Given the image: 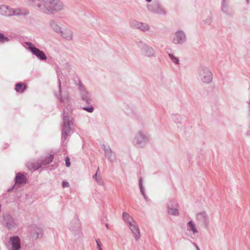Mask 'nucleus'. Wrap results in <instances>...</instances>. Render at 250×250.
Returning <instances> with one entry per match:
<instances>
[{
  "label": "nucleus",
  "instance_id": "1",
  "mask_svg": "<svg viewBox=\"0 0 250 250\" xmlns=\"http://www.w3.org/2000/svg\"><path fill=\"white\" fill-rule=\"evenodd\" d=\"M26 3L46 15H51L63 10L64 5L60 0H26Z\"/></svg>",
  "mask_w": 250,
  "mask_h": 250
},
{
  "label": "nucleus",
  "instance_id": "2",
  "mask_svg": "<svg viewBox=\"0 0 250 250\" xmlns=\"http://www.w3.org/2000/svg\"><path fill=\"white\" fill-rule=\"evenodd\" d=\"M0 13L6 16H26L29 14V11L24 8H12L8 6L3 5L0 7Z\"/></svg>",
  "mask_w": 250,
  "mask_h": 250
},
{
  "label": "nucleus",
  "instance_id": "3",
  "mask_svg": "<svg viewBox=\"0 0 250 250\" xmlns=\"http://www.w3.org/2000/svg\"><path fill=\"white\" fill-rule=\"evenodd\" d=\"M63 124L62 127V141L64 143L66 140L67 137L70 135L72 130L73 123L69 116L68 113L63 112Z\"/></svg>",
  "mask_w": 250,
  "mask_h": 250
},
{
  "label": "nucleus",
  "instance_id": "4",
  "mask_svg": "<svg viewBox=\"0 0 250 250\" xmlns=\"http://www.w3.org/2000/svg\"><path fill=\"white\" fill-rule=\"evenodd\" d=\"M199 79L204 83H210L213 79L212 74L209 69L206 67H200L198 70Z\"/></svg>",
  "mask_w": 250,
  "mask_h": 250
},
{
  "label": "nucleus",
  "instance_id": "5",
  "mask_svg": "<svg viewBox=\"0 0 250 250\" xmlns=\"http://www.w3.org/2000/svg\"><path fill=\"white\" fill-rule=\"evenodd\" d=\"M69 228L76 238H79L82 236L81 224L79 219L77 217H75L72 220L69 224Z\"/></svg>",
  "mask_w": 250,
  "mask_h": 250
},
{
  "label": "nucleus",
  "instance_id": "6",
  "mask_svg": "<svg viewBox=\"0 0 250 250\" xmlns=\"http://www.w3.org/2000/svg\"><path fill=\"white\" fill-rule=\"evenodd\" d=\"M25 44L27 45L28 49L39 59L41 61H45L47 59L45 53L36 47L32 43L26 42Z\"/></svg>",
  "mask_w": 250,
  "mask_h": 250
},
{
  "label": "nucleus",
  "instance_id": "7",
  "mask_svg": "<svg viewBox=\"0 0 250 250\" xmlns=\"http://www.w3.org/2000/svg\"><path fill=\"white\" fill-rule=\"evenodd\" d=\"M147 136L141 131H139L134 139V143L139 147H144L148 141Z\"/></svg>",
  "mask_w": 250,
  "mask_h": 250
},
{
  "label": "nucleus",
  "instance_id": "8",
  "mask_svg": "<svg viewBox=\"0 0 250 250\" xmlns=\"http://www.w3.org/2000/svg\"><path fill=\"white\" fill-rule=\"evenodd\" d=\"M172 42L175 44H183L187 41V37L183 31H176L171 37Z\"/></svg>",
  "mask_w": 250,
  "mask_h": 250
},
{
  "label": "nucleus",
  "instance_id": "9",
  "mask_svg": "<svg viewBox=\"0 0 250 250\" xmlns=\"http://www.w3.org/2000/svg\"><path fill=\"white\" fill-rule=\"evenodd\" d=\"M129 24L131 27L139 29L145 32L148 31L150 29V27L147 23L139 22L134 20H131L129 22Z\"/></svg>",
  "mask_w": 250,
  "mask_h": 250
},
{
  "label": "nucleus",
  "instance_id": "10",
  "mask_svg": "<svg viewBox=\"0 0 250 250\" xmlns=\"http://www.w3.org/2000/svg\"><path fill=\"white\" fill-rule=\"evenodd\" d=\"M29 231L32 236L35 239L42 237L43 234V229L36 225H31L29 227Z\"/></svg>",
  "mask_w": 250,
  "mask_h": 250
},
{
  "label": "nucleus",
  "instance_id": "11",
  "mask_svg": "<svg viewBox=\"0 0 250 250\" xmlns=\"http://www.w3.org/2000/svg\"><path fill=\"white\" fill-rule=\"evenodd\" d=\"M196 219L202 226L207 227L209 223V218L205 211L200 212L196 214Z\"/></svg>",
  "mask_w": 250,
  "mask_h": 250
},
{
  "label": "nucleus",
  "instance_id": "12",
  "mask_svg": "<svg viewBox=\"0 0 250 250\" xmlns=\"http://www.w3.org/2000/svg\"><path fill=\"white\" fill-rule=\"evenodd\" d=\"M5 226L9 229L13 230L16 229L17 224L14 218L9 214L4 215Z\"/></svg>",
  "mask_w": 250,
  "mask_h": 250
},
{
  "label": "nucleus",
  "instance_id": "13",
  "mask_svg": "<svg viewBox=\"0 0 250 250\" xmlns=\"http://www.w3.org/2000/svg\"><path fill=\"white\" fill-rule=\"evenodd\" d=\"M128 227L133 234L134 239L137 241L140 238V232L139 226L136 221L128 225Z\"/></svg>",
  "mask_w": 250,
  "mask_h": 250
},
{
  "label": "nucleus",
  "instance_id": "14",
  "mask_svg": "<svg viewBox=\"0 0 250 250\" xmlns=\"http://www.w3.org/2000/svg\"><path fill=\"white\" fill-rule=\"evenodd\" d=\"M80 95L82 100L87 104H90L91 100L88 92L84 88L82 84H79Z\"/></svg>",
  "mask_w": 250,
  "mask_h": 250
},
{
  "label": "nucleus",
  "instance_id": "15",
  "mask_svg": "<svg viewBox=\"0 0 250 250\" xmlns=\"http://www.w3.org/2000/svg\"><path fill=\"white\" fill-rule=\"evenodd\" d=\"M59 35L67 41H71L73 39V32L69 28L62 29Z\"/></svg>",
  "mask_w": 250,
  "mask_h": 250
},
{
  "label": "nucleus",
  "instance_id": "16",
  "mask_svg": "<svg viewBox=\"0 0 250 250\" xmlns=\"http://www.w3.org/2000/svg\"><path fill=\"white\" fill-rule=\"evenodd\" d=\"M59 93L58 94H55L56 97L60 100L61 103H63L64 105H69L70 103V99L68 96L62 97L61 95L62 88L61 83L60 80H59Z\"/></svg>",
  "mask_w": 250,
  "mask_h": 250
},
{
  "label": "nucleus",
  "instance_id": "17",
  "mask_svg": "<svg viewBox=\"0 0 250 250\" xmlns=\"http://www.w3.org/2000/svg\"><path fill=\"white\" fill-rule=\"evenodd\" d=\"M10 242L11 244L10 250H19L21 249L20 240L18 236L11 237Z\"/></svg>",
  "mask_w": 250,
  "mask_h": 250
},
{
  "label": "nucleus",
  "instance_id": "18",
  "mask_svg": "<svg viewBox=\"0 0 250 250\" xmlns=\"http://www.w3.org/2000/svg\"><path fill=\"white\" fill-rule=\"evenodd\" d=\"M102 148H103L105 156L107 158L110 162L113 163L115 161V156L112 151L111 149L108 146L105 145H103Z\"/></svg>",
  "mask_w": 250,
  "mask_h": 250
},
{
  "label": "nucleus",
  "instance_id": "19",
  "mask_svg": "<svg viewBox=\"0 0 250 250\" xmlns=\"http://www.w3.org/2000/svg\"><path fill=\"white\" fill-rule=\"evenodd\" d=\"M147 8L149 11L154 13L160 14L163 12L162 7L158 3L148 5Z\"/></svg>",
  "mask_w": 250,
  "mask_h": 250
},
{
  "label": "nucleus",
  "instance_id": "20",
  "mask_svg": "<svg viewBox=\"0 0 250 250\" xmlns=\"http://www.w3.org/2000/svg\"><path fill=\"white\" fill-rule=\"evenodd\" d=\"M143 54L148 57H154L155 55V52L154 49L149 46L145 45L143 48Z\"/></svg>",
  "mask_w": 250,
  "mask_h": 250
},
{
  "label": "nucleus",
  "instance_id": "21",
  "mask_svg": "<svg viewBox=\"0 0 250 250\" xmlns=\"http://www.w3.org/2000/svg\"><path fill=\"white\" fill-rule=\"evenodd\" d=\"M49 26L51 29L58 34L61 33L62 28L60 26L57 21L54 20H51L49 22Z\"/></svg>",
  "mask_w": 250,
  "mask_h": 250
},
{
  "label": "nucleus",
  "instance_id": "22",
  "mask_svg": "<svg viewBox=\"0 0 250 250\" xmlns=\"http://www.w3.org/2000/svg\"><path fill=\"white\" fill-rule=\"evenodd\" d=\"M187 231L191 232L193 234L198 232L196 226L192 220L189 221L187 225Z\"/></svg>",
  "mask_w": 250,
  "mask_h": 250
},
{
  "label": "nucleus",
  "instance_id": "23",
  "mask_svg": "<svg viewBox=\"0 0 250 250\" xmlns=\"http://www.w3.org/2000/svg\"><path fill=\"white\" fill-rule=\"evenodd\" d=\"M26 182V177L21 173H18L15 177V183L17 185L25 184Z\"/></svg>",
  "mask_w": 250,
  "mask_h": 250
},
{
  "label": "nucleus",
  "instance_id": "24",
  "mask_svg": "<svg viewBox=\"0 0 250 250\" xmlns=\"http://www.w3.org/2000/svg\"><path fill=\"white\" fill-rule=\"evenodd\" d=\"M42 166V164L40 162H28L26 164V167L29 170H36L39 169Z\"/></svg>",
  "mask_w": 250,
  "mask_h": 250
},
{
  "label": "nucleus",
  "instance_id": "25",
  "mask_svg": "<svg viewBox=\"0 0 250 250\" xmlns=\"http://www.w3.org/2000/svg\"><path fill=\"white\" fill-rule=\"evenodd\" d=\"M123 219L124 221L128 224V225L130 224L133 223V222H135V221L134 219L131 217L129 214L126 212H124L122 214Z\"/></svg>",
  "mask_w": 250,
  "mask_h": 250
},
{
  "label": "nucleus",
  "instance_id": "26",
  "mask_svg": "<svg viewBox=\"0 0 250 250\" xmlns=\"http://www.w3.org/2000/svg\"><path fill=\"white\" fill-rule=\"evenodd\" d=\"M26 89V85L24 83H18L16 84L15 90L17 92L23 93Z\"/></svg>",
  "mask_w": 250,
  "mask_h": 250
},
{
  "label": "nucleus",
  "instance_id": "27",
  "mask_svg": "<svg viewBox=\"0 0 250 250\" xmlns=\"http://www.w3.org/2000/svg\"><path fill=\"white\" fill-rule=\"evenodd\" d=\"M229 9L228 1L227 0H222L221 4V10L225 13H228Z\"/></svg>",
  "mask_w": 250,
  "mask_h": 250
},
{
  "label": "nucleus",
  "instance_id": "28",
  "mask_svg": "<svg viewBox=\"0 0 250 250\" xmlns=\"http://www.w3.org/2000/svg\"><path fill=\"white\" fill-rule=\"evenodd\" d=\"M54 156L51 154L48 155L47 158L44 160H41V163L42 165H46L50 164L53 160Z\"/></svg>",
  "mask_w": 250,
  "mask_h": 250
},
{
  "label": "nucleus",
  "instance_id": "29",
  "mask_svg": "<svg viewBox=\"0 0 250 250\" xmlns=\"http://www.w3.org/2000/svg\"><path fill=\"white\" fill-rule=\"evenodd\" d=\"M167 211L168 214L172 215L177 216L179 215V211L177 208H171L169 206H168Z\"/></svg>",
  "mask_w": 250,
  "mask_h": 250
},
{
  "label": "nucleus",
  "instance_id": "30",
  "mask_svg": "<svg viewBox=\"0 0 250 250\" xmlns=\"http://www.w3.org/2000/svg\"><path fill=\"white\" fill-rule=\"evenodd\" d=\"M139 187L140 189V191L142 195L144 196L145 199L147 201L148 198L146 195L145 192H144V189L142 185V178H140L139 179Z\"/></svg>",
  "mask_w": 250,
  "mask_h": 250
},
{
  "label": "nucleus",
  "instance_id": "31",
  "mask_svg": "<svg viewBox=\"0 0 250 250\" xmlns=\"http://www.w3.org/2000/svg\"><path fill=\"white\" fill-rule=\"evenodd\" d=\"M168 56L170 58L171 61L175 64H178L179 63V59L176 56H175L173 54L169 53Z\"/></svg>",
  "mask_w": 250,
  "mask_h": 250
},
{
  "label": "nucleus",
  "instance_id": "32",
  "mask_svg": "<svg viewBox=\"0 0 250 250\" xmlns=\"http://www.w3.org/2000/svg\"><path fill=\"white\" fill-rule=\"evenodd\" d=\"M9 41V39L7 37L4 36V35L2 33H0V42H7Z\"/></svg>",
  "mask_w": 250,
  "mask_h": 250
},
{
  "label": "nucleus",
  "instance_id": "33",
  "mask_svg": "<svg viewBox=\"0 0 250 250\" xmlns=\"http://www.w3.org/2000/svg\"><path fill=\"white\" fill-rule=\"evenodd\" d=\"M82 109L90 113L92 112L94 110V107L92 105H90L89 106L87 107H82Z\"/></svg>",
  "mask_w": 250,
  "mask_h": 250
},
{
  "label": "nucleus",
  "instance_id": "34",
  "mask_svg": "<svg viewBox=\"0 0 250 250\" xmlns=\"http://www.w3.org/2000/svg\"><path fill=\"white\" fill-rule=\"evenodd\" d=\"M98 250H102V244L99 240H96Z\"/></svg>",
  "mask_w": 250,
  "mask_h": 250
},
{
  "label": "nucleus",
  "instance_id": "35",
  "mask_svg": "<svg viewBox=\"0 0 250 250\" xmlns=\"http://www.w3.org/2000/svg\"><path fill=\"white\" fill-rule=\"evenodd\" d=\"M65 161L66 166L67 167H70V159L68 157H66L65 159Z\"/></svg>",
  "mask_w": 250,
  "mask_h": 250
},
{
  "label": "nucleus",
  "instance_id": "36",
  "mask_svg": "<svg viewBox=\"0 0 250 250\" xmlns=\"http://www.w3.org/2000/svg\"><path fill=\"white\" fill-rule=\"evenodd\" d=\"M69 186V184L68 182L63 181L62 183V187L63 188H68Z\"/></svg>",
  "mask_w": 250,
  "mask_h": 250
},
{
  "label": "nucleus",
  "instance_id": "37",
  "mask_svg": "<svg viewBox=\"0 0 250 250\" xmlns=\"http://www.w3.org/2000/svg\"><path fill=\"white\" fill-rule=\"evenodd\" d=\"M95 181L99 185H103L104 184V182L101 178H98Z\"/></svg>",
  "mask_w": 250,
  "mask_h": 250
},
{
  "label": "nucleus",
  "instance_id": "38",
  "mask_svg": "<svg viewBox=\"0 0 250 250\" xmlns=\"http://www.w3.org/2000/svg\"><path fill=\"white\" fill-rule=\"evenodd\" d=\"M98 170H99V168L98 169V170L97 171L96 173L92 177L93 179H94L95 180H97V179H98L97 173H98Z\"/></svg>",
  "mask_w": 250,
  "mask_h": 250
},
{
  "label": "nucleus",
  "instance_id": "39",
  "mask_svg": "<svg viewBox=\"0 0 250 250\" xmlns=\"http://www.w3.org/2000/svg\"><path fill=\"white\" fill-rule=\"evenodd\" d=\"M193 245L196 247L197 250H200V249H199V248L198 247V246L197 245V244L196 243H194Z\"/></svg>",
  "mask_w": 250,
  "mask_h": 250
},
{
  "label": "nucleus",
  "instance_id": "40",
  "mask_svg": "<svg viewBox=\"0 0 250 250\" xmlns=\"http://www.w3.org/2000/svg\"><path fill=\"white\" fill-rule=\"evenodd\" d=\"M147 2H150L152 0H146Z\"/></svg>",
  "mask_w": 250,
  "mask_h": 250
},
{
  "label": "nucleus",
  "instance_id": "41",
  "mask_svg": "<svg viewBox=\"0 0 250 250\" xmlns=\"http://www.w3.org/2000/svg\"><path fill=\"white\" fill-rule=\"evenodd\" d=\"M106 227L107 228H108V224H106Z\"/></svg>",
  "mask_w": 250,
  "mask_h": 250
},
{
  "label": "nucleus",
  "instance_id": "42",
  "mask_svg": "<svg viewBox=\"0 0 250 250\" xmlns=\"http://www.w3.org/2000/svg\"><path fill=\"white\" fill-rule=\"evenodd\" d=\"M246 1H247V2L248 3H249V0H246Z\"/></svg>",
  "mask_w": 250,
  "mask_h": 250
}]
</instances>
